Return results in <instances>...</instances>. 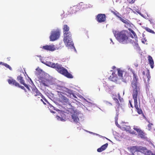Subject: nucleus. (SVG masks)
Segmentation results:
<instances>
[{
    "instance_id": "nucleus-35",
    "label": "nucleus",
    "mask_w": 155,
    "mask_h": 155,
    "mask_svg": "<svg viewBox=\"0 0 155 155\" xmlns=\"http://www.w3.org/2000/svg\"><path fill=\"white\" fill-rule=\"evenodd\" d=\"M147 40L145 38H143L142 39L141 41L142 43L144 44L145 42Z\"/></svg>"
},
{
    "instance_id": "nucleus-38",
    "label": "nucleus",
    "mask_w": 155,
    "mask_h": 155,
    "mask_svg": "<svg viewBox=\"0 0 155 155\" xmlns=\"http://www.w3.org/2000/svg\"><path fill=\"white\" fill-rule=\"evenodd\" d=\"M129 102L130 104V107H132V108H133V105L132 104V103H131V102H130V101H129Z\"/></svg>"
},
{
    "instance_id": "nucleus-3",
    "label": "nucleus",
    "mask_w": 155,
    "mask_h": 155,
    "mask_svg": "<svg viewBox=\"0 0 155 155\" xmlns=\"http://www.w3.org/2000/svg\"><path fill=\"white\" fill-rule=\"evenodd\" d=\"M63 117L65 120H68L70 121L74 122L76 123L78 122L79 118L76 113L73 111L72 112L70 113H65L63 114Z\"/></svg>"
},
{
    "instance_id": "nucleus-23",
    "label": "nucleus",
    "mask_w": 155,
    "mask_h": 155,
    "mask_svg": "<svg viewBox=\"0 0 155 155\" xmlns=\"http://www.w3.org/2000/svg\"><path fill=\"white\" fill-rule=\"evenodd\" d=\"M108 145V143H106V144L103 145L100 148L97 149V152H101L103 151L107 147Z\"/></svg>"
},
{
    "instance_id": "nucleus-50",
    "label": "nucleus",
    "mask_w": 155,
    "mask_h": 155,
    "mask_svg": "<svg viewBox=\"0 0 155 155\" xmlns=\"http://www.w3.org/2000/svg\"><path fill=\"white\" fill-rule=\"evenodd\" d=\"M137 66H138V65H137V66H136V67H137Z\"/></svg>"
},
{
    "instance_id": "nucleus-49",
    "label": "nucleus",
    "mask_w": 155,
    "mask_h": 155,
    "mask_svg": "<svg viewBox=\"0 0 155 155\" xmlns=\"http://www.w3.org/2000/svg\"><path fill=\"white\" fill-rule=\"evenodd\" d=\"M113 71V70H110V71Z\"/></svg>"
},
{
    "instance_id": "nucleus-34",
    "label": "nucleus",
    "mask_w": 155,
    "mask_h": 155,
    "mask_svg": "<svg viewBox=\"0 0 155 155\" xmlns=\"http://www.w3.org/2000/svg\"><path fill=\"white\" fill-rule=\"evenodd\" d=\"M4 65L5 66L6 68H9L10 70H12L11 67L7 64L4 63Z\"/></svg>"
},
{
    "instance_id": "nucleus-5",
    "label": "nucleus",
    "mask_w": 155,
    "mask_h": 155,
    "mask_svg": "<svg viewBox=\"0 0 155 155\" xmlns=\"http://www.w3.org/2000/svg\"><path fill=\"white\" fill-rule=\"evenodd\" d=\"M115 36L120 42L123 43L126 42L128 38L125 33L123 31L120 32H116L115 34Z\"/></svg>"
},
{
    "instance_id": "nucleus-43",
    "label": "nucleus",
    "mask_w": 155,
    "mask_h": 155,
    "mask_svg": "<svg viewBox=\"0 0 155 155\" xmlns=\"http://www.w3.org/2000/svg\"><path fill=\"white\" fill-rule=\"evenodd\" d=\"M108 104H110V105H112V104L111 103H110L108 102Z\"/></svg>"
},
{
    "instance_id": "nucleus-28",
    "label": "nucleus",
    "mask_w": 155,
    "mask_h": 155,
    "mask_svg": "<svg viewBox=\"0 0 155 155\" xmlns=\"http://www.w3.org/2000/svg\"><path fill=\"white\" fill-rule=\"evenodd\" d=\"M150 23L152 25L153 28L155 29V21L153 19H150L149 20Z\"/></svg>"
},
{
    "instance_id": "nucleus-7",
    "label": "nucleus",
    "mask_w": 155,
    "mask_h": 155,
    "mask_svg": "<svg viewBox=\"0 0 155 155\" xmlns=\"http://www.w3.org/2000/svg\"><path fill=\"white\" fill-rule=\"evenodd\" d=\"M60 35V32L59 30L52 31L50 37V41H53L57 40L59 38Z\"/></svg>"
},
{
    "instance_id": "nucleus-47",
    "label": "nucleus",
    "mask_w": 155,
    "mask_h": 155,
    "mask_svg": "<svg viewBox=\"0 0 155 155\" xmlns=\"http://www.w3.org/2000/svg\"><path fill=\"white\" fill-rule=\"evenodd\" d=\"M37 56L38 57H41V56Z\"/></svg>"
},
{
    "instance_id": "nucleus-20",
    "label": "nucleus",
    "mask_w": 155,
    "mask_h": 155,
    "mask_svg": "<svg viewBox=\"0 0 155 155\" xmlns=\"http://www.w3.org/2000/svg\"><path fill=\"white\" fill-rule=\"evenodd\" d=\"M147 151V149L146 147L142 146H139L138 152H140L145 155Z\"/></svg>"
},
{
    "instance_id": "nucleus-13",
    "label": "nucleus",
    "mask_w": 155,
    "mask_h": 155,
    "mask_svg": "<svg viewBox=\"0 0 155 155\" xmlns=\"http://www.w3.org/2000/svg\"><path fill=\"white\" fill-rule=\"evenodd\" d=\"M96 19L99 22H104L106 20V16L104 14H99L97 15Z\"/></svg>"
},
{
    "instance_id": "nucleus-46",
    "label": "nucleus",
    "mask_w": 155,
    "mask_h": 155,
    "mask_svg": "<svg viewBox=\"0 0 155 155\" xmlns=\"http://www.w3.org/2000/svg\"><path fill=\"white\" fill-rule=\"evenodd\" d=\"M79 5H79H79H77V7H78V6H79Z\"/></svg>"
},
{
    "instance_id": "nucleus-19",
    "label": "nucleus",
    "mask_w": 155,
    "mask_h": 155,
    "mask_svg": "<svg viewBox=\"0 0 155 155\" xmlns=\"http://www.w3.org/2000/svg\"><path fill=\"white\" fill-rule=\"evenodd\" d=\"M148 61L150 67L152 69L154 68V61L152 57L150 55H148L147 57Z\"/></svg>"
},
{
    "instance_id": "nucleus-21",
    "label": "nucleus",
    "mask_w": 155,
    "mask_h": 155,
    "mask_svg": "<svg viewBox=\"0 0 155 155\" xmlns=\"http://www.w3.org/2000/svg\"><path fill=\"white\" fill-rule=\"evenodd\" d=\"M117 75L115 72H112V75H110L108 78L110 80L115 81H117Z\"/></svg>"
},
{
    "instance_id": "nucleus-41",
    "label": "nucleus",
    "mask_w": 155,
    "mask_h": 155,
    "mask_svg": "<svg viewBox=\"0 0 155 155\" xmlns=\"http://www.w3.org/2000/svg\"><path fill=\"white\" fill-rule=\"evenodd\" d=\"M142 74L143 75H144L145 74V73L144 71H143L142 72Z\"/></svg>"
},
{
    "instance_id": "nucleus-2",
    "label": "nucleus",
    "mask_w": 155,
    "mask_h": 155,
    "mask_svg": "<svg viewBox=\"0 0 155 155\" xmlns=\"http://www.w3.org/2000/svg\"><path fill=\"white\" fill-rule=\"evenodd\" d=\"M64 39L63 41L65 44L70 47L74 48L71 39V34L70 31V28L67 25H64L63 27Z\"/></svg>"
},
{
    "instance_id": "nucleus-24",
    "label": "nucleus",
    "mask_w": 155,
    "mask_h": 155,
    "mask_svg": "<svg viewBox=\"0 0 155 155\" xmlns=\"http://www.w3.org/2000/svg\"><path fill=\"white\" fill-rule=\"evenodd\" d=\"M61 101L65 103L66 104H70L68 99L64 96L61 95Z\"/></svg>"
},
{
    "instance_id": "nucleus-30",
    "label": "nucleus",
    "mask_w": 155,
    "mask_h": 155,
    "mask_svg": "<svg viewBox=\"0 0 155 155\" xmlns=\"http://www.w3.org/2000/svg\"><path fill=\"white\" fill-rule=\"evenodd\" d=\"M145 29L146 31L150 33L153 34H155V32L153 31L151 29H150V28L148 27L146 28H145Z\"/></svg>"
},
{
    "instance_id": "nucleus-42",
    "label": "nucleus",
    "mask_w": 155,
    "mask_h": 155,
    "mask_svg": "<svg viewBox=\"0 0 155 155\" xmlns=\"http://www.w3.org/2000/svg\"><path fill=\"white\" fill-rule=\"evenodd\" d=\"M116 68V67L115 66H113L112 68V69H114Z\"/></svg>"
},
{
    "instance_id": "nucleus-40",
    "label": "nucleus",
    "mask_w": 155,
    "mask_h": 155,
    "mask_svg": "<svg viewBox=\"0 0 155 155\" xmlns=\"http://www.w3.org/2000/svg\"><path fill=\"white\" fill-rule=\"evenodd\" d=\"M4 63H3L2 62H0V64H2L4 65Z\"/></svg>"
},
{
    "instance_id": "nucleus-27",
    "label": "nucleus",
    "mask_w": 155,
    "mask_h": 155,
    "mask_svg": "<svg viewBox=\"0 0 155 155\" xmlns=\"http://www.w3.org/2000/svg\"><path fill=\"white\" fill-rule=\"evenodd\" d=\"M120 20L124 23L128 25H129V21L126 19H123L121 17L120 18Z\"/></svg>"
},
{
    "instance_id": "nucleus-16",
    "label": "nucleus",
    "mask_w": 155,
    "mask_h": 155,
    "mask_svg": "<svg viewBox=\"0 0 155 155\" xmlns=\"http://www.w3.org/2000/svg\"><path fill=\"white\" fill-rule=\"evenodd\" d=\"M42 48L45 50L53 51L55 50L54 46V45H46L43 46Z\"/></svg>"
},
{
    "instance_id": "nucleus-18",
    "label": "nucleus",
    "mask_w": 155,
    "mask_h": 155,
    "mask_svg": "<svg viewBox=\"0 0 155 155\" xmlns=\"http://www.w3.org/2000/svg\"><path fill=\"white\" fill-rule=\"evenodd\" d=\"M139 146H133L131 147L130 148H128V149L132 153V154L137 152H138Z\"/></svg>"
},
{
    "instance_id": "nucleus-37",
    "label": "nucleus",
    "mask_w": 155,
    "mask_h": 155,
    "mask_svg": "<svg viewBox=\"0 0 155 155\" xmlns=\"http://www.w3.org/2000/svg\"><path fill=\"white\" fill-rule=\"evenodd\" d=\"M135 0H130V3H133L135 2Z\"/></svg>"
},
{
    "instance_id": "nucleus-12",
    "label": "nucleus",
    "mask_w": 155,
    "mask_h": 155,
    "mask_svg": "<svg viewBox=\"0 0 155 155\" xmlns=\"http://www.w3.org/2000/svg\"><path fill=\"white\" fill-rule=\"evenodd\" d=\"M8 81L9 84H12L15 86L20 87L21 89L24 90L26 91L24 87L23 86H20L19 83L17 82L15 80L12 78L8 79Z\"/></svg>"
},
{
    "instance_id": "nucleus-6",
    "label": "nucleus",
    "mask_w": 155,
    "mask_h": 155,
    "mask_svg": "<svg viewBox=\"0 0 155 155\" xmlns=\"http://www.w3.org/2000/svg\"><path fill=\"white\" fill-rule=\"evenodd\" d=\"M118 99L114 97L113 100L115 102V109L117 110H119L120 108L124 104V100L123 98L121 97L119 93L117 94Z\"/></svg>"
},
{
    "instance_id": "nucleus-4",
    "label": "nucleus",
    "mask_w": 155,
    "mask_h": 155,
    "mask_svg": "<svg viewBox=\"0 0 155 155\" xmlns=\"http://www.w3.org/2000/svg\"><path fill=\"white\" fill-rule=\"evenodd\" d=\"M131 71L133 75V80L131 83V86L133 88L132 94H138L140 88L137 85L138 80L137 76L135 73L134 71L132 70Z\"/></svg>"
},
{
    "instance_id": "nucleus-33",
    "label": "nucleus",
    "mask_w": 155,
    "mask_h": 155,
    "mask_svg": "<svg viewBox=\"0 0 155 155\" xmlns=\"http://www.w3.org/2000/svg\"><path fill=\"white\" fill-rule=\"evenodd\" d=\"M116 110V116L115 117V122H116V120L117 121H117L118 117L119 115V110Z\"/></svg>"
},
{
    "instance_id": "nucleus-9",
    "label": "nucleus",
    "mask_w": 155,
    "mask_h": 155,
    "mask_svg": "<svg viewBox=\"0 0 155 155\" xmlns=\"http://www.w3.org/2000/svg\"><path fill=\"white\" fill-rule=\"evenodd\" d=\"M138 94H132L133 98L134 100V107L137 110V113L141 114L143 113L141 109L138 107L137 102Z\"/></svg>"
},
{
    "instance_id": "nucleus-11",
    "label": "nucleus",
    "mask_w": 155,
    "mask_h": 155,
    "mask_svg": "<svg viewBox=\"0 0 155 155\" xmlns=\"http://www.w3.org/2000/svg\"><path fill=\"white\" fill-rule=\"evenodd\" d=\"M131 32L133 34V35H130L131 37L132 38V39L131 40V43L132 44L134 43V45L137 47L138 46V45L137 43V36L133 30H131Z\"/></svg>"
},
{
    "instance_id": "nucleus-25",
    "label": "nucleus",
    "mask_w": 155,
    "mask_h": 155,
    "mask_svg": "<svg viewBox=\"0 0 155 155\" xmlns=\"http://www.w3.org/2000/svg\"><path fill=\"white\" fill-rule=\"evenodd\" d=\"M112 12L116 16L118 17V18L120 19V18H121V16H122L118 12H117V11H113L112 10Z\"/></svg>"
},
{
    "instance_id": "nucleus-15",
    "label": "nucleus",
    "mask_w": 155,
    "mask_h": 155,
    "mask_svg": "<svg viewBox=\"0 0 155 155\" xmlns=\"http://www.w3.org/2000/svg\"><path fill=\"white\" fill-rule=\"evenodd\" d=\"M17 80L19 81L21 84H23L29 91L30 90L28 86L25 83V81L23 80V78L21 75H19L17 77Z\"/></svg>"
},
{
    "instance_id": "nucleus-29",
    "label": "nucleus",
    "mask_w": 155,
    "mask_h": 155,
    "mask_svg": "<svg viewBox=\"0 0 155 155\" xmlns=\"http://www.w3.org/2000/svg\"><path fill=\"white\" fill-rule=\"evenodd\" d=\"M145 155H155V153H153L151 151L147 149V151Z\"/></svg>"
},
{
    "instance_id": "nucleus-17",
    "label": "nucleus",
    "mask_w": 155,
    "mask_h": 155,
    "mask_svg": "<svg viewBox=\"0 0 155 155\" xmlns=\"http://www.w3.org/2000/svg\"><path fill=\"white\" fill-rule=\"evenodd\" d=\"M117 71L118 72V75L120 78L121 79H125V76L123 77V74H126V73L124 71L121 70L120 68L117 69Z\"/></svg>"
},
{
    "instance_id": "nucleus-8",
    "label": "nucleus",
    "mask_w": 155,
    "mask_h": 155,
    "mask_svg": "<svg viewBox=\"0 0 155 155\" xmlns=\"http://www.w3.org/2000/svg\"><path fill=\"white\" fill-rule=\"evenodd\" d=\"M133 129L137 132L138 134V136H139L141 139L143 140L147 139L146 134L141 129L138 128L137 127L134 126Z\"/></svg>"
},
{
    "instance_id": "nucleus-22",
    "label": "nucleus",
    "mask_w": 155,
    "mask_h": 155,
    "mask_svg": "<svg viewBox=\"0 0 155 155\" xmlns=\"http://www.w3.org/2000/svg\"><path fill=\"white\" fill-rule=\"evenodd\" d=\"M62 90L63 91L62 93L65 94H66L68 96L69 95H70L72 91H71L66 87H63Z\"/></svg>"
},
{
    "instance_id": "nucleus-48",
    "label": "nucleus",
    "mask_w": 155,
    "mask_h": 155,
    "mask_svg": "<svg viewBox=\"0 0 155 155\" xmlns=\"http://www.w3.org/2000/svg\"><path fill=\"white\" fill-rule=\"evenodd\" d=\"M129 8L130 9V10H132V8Z\"/></svg>"
},
{
    "instance_id": "nucleus-39",
    "label": "nucleus",
    "mask_w": 155,
    "mask_h": 155,
    "mask_svg": "<svg viewBox=\"0 0 155 155\" xmlns=\"http://www.w3.org/2000/svg\"><path fill=\"white\" fill-rule=\"evenodd\" d=\"M152 125V124H148V127H149V128H150V127H151V125Z\"/></svg>"
},
{
    "instance_id": "nucleus-44",
    "label": "nucleus",
    "mask_w": 155,
    "mask_h": 155,
    "mask_svg": "<svg viewBox=\"0 0 155 155\" xmlns=\"http://www.w3.org/2000/svg\"><path fill=\"white\" fill-rule=\"evenodd\" d=\"M110 40L112 42H113V41H112V39H111V38L110 39Z\"/></svg>"
},
{
    "instance_id": "nucleus-14",
    "label": "nucleus",
    "mask_w": 155,
    "mask_h": 155,
    "mask_svg": "<svg viewBox=\"0 0 155 155\" xmlns=\"http://www.w3.org/2000/svg\"><path fill=\"white\" fill-rule=\"evenodd\" d=\"M32 90V93L34 94L35 96H40L43 98V95L35 86L33 87Z\"/></svg>"
},
{
    "instance_id": "nucleus-32",
    "label": "nucleus",
    "mask_w": 155,
    "mask_h": 155,
    "mask_svg": "<svg viewBox=\"0 0 155 155\" xmlns=\"http://www.w3.org/2000/svg\"><path fill=\"white\" fill-rule=\"evenodd\" d=\"M147 78V81H149L150 78V76L149 70H147V74H146Z\"/></svg>"
},
{
    "instance_id": "nucleus-26",
    "label": "nucleus",
    "mask_w": 155,
    "mask_h": 155,
    "mask_svg": "<svg viewBox=\"0 0 155 155\" xmlns=\"http://www.w3.org/2000/svg\"><path fill=\"white\" fill-rule=\"evenodd\" d=\"M141 10H136V11L137 13H138L141 16L144 17L146 16V15H147V14L146 13L144 12V11L141 12Z\"/></svg>"
},
{
    "instance_id": "nucleus-36",
    "label": "nucleus",
    "mask_w": 155,
    "mask_h": 155,
    "mask_svg": "<svg viewBox=\"0 0 155 155\" xmlns=\"http://www.w3.org/2000/svg\"><path fill=\"white\" fill-rule=\"evenodd\" d=\"M133 9V10H138L139 8L137 6L135 5V6H134Z\"/></svg>"
},
{
    "instance_id": "nucleus-31",
    "label": "nucleus",
    "mask_w": 155,
    "mask_h": 155,
    "mask_svg": "<svg viewBox=\"0 0 155 155\" xmlns=\"http://www.w3.org/2000/svg\"><path fill=\"white\" fill-rule=\"evenodd\" d=\"M43 98V99H41V101L42 102H43V104H44L46 105V103H48V101L46 100V99L43 97V98Z\"/></svg>"
},
{
    "instance_id": "nucleus-45",
    "label": "nucleus",
    "mask_w": 155,
    "mask_h": 155,
    "mask_svg": "<svg viewBox=\"0 0 155 155\" xmlns=\"http://www.w3.org/2000/svg\"><path fill=\"white\" fill-rule=\"evenodd\" d=\"M135 155L134 153H133V154H131V155Z\"/></svg>"
},
{
    "instance_id": "nucleus-1",
    "label": "nucleus",
    "mask_w": 155,
    "mask_h": 155,
    "mask_svg": "<svg viewBox=\"0 0 155 155\" xmlns=\"http://www.w3.org/2000/svg\"><path fill=\"white\" fill-rule=\"evenodd\" d=\"M42 63L49 67L54 68L59 73L63 75L68 78H72L73 76L69 73L67 69L63 67L62 66L58 63H54L50 61L44 62L41 61Z\"/></svg>"
},
{
    "instance_id": "nucleus-10",
    "label": "nucleus",
    "mask_w": 155,
    "mask_h": 155,
    "mask_svg": "<svg viewBox=\"0 0 155 155\" xmlns=\"http://www.w3.org/2000/svg\"><path fill=\"white\" fill-rule=\"evenodd\" d=\"M39 81L40 84L45 86L48 87L51 83V81L49 79L43 77H40Z\"/></svg>"
}]
</instances>
